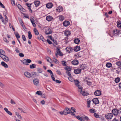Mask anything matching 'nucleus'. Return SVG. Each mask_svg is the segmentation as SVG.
<instances>
[{
	"mask_svg": "<svg viewBox=\"0 0 121 121\" xmlns=\"http://www.w3.org/2000/svg\"><path fill=\"white\" fill-rule=\"evenodd\" d=\"M55 55L57 57H58V55H59V56H62L63 55V54L62 52H61L60 48L57 47L56 51L55 53Z\"/></svg>",
	"mask_w": 121,
	"mask_h": 121,
	"instance_id": "1",
	"label": "nucleus"
},
{
	"mask_svg": "<svg viewBox=\"0 0 121 121\" xmlns=\"http://www.w3.org/2000/svg\"><path fill=\"white\" fill-rule=\"evenodd\" d=\"M45 32L46 35H49L52 33V31L49 27H47L45 28Z\"/></svg>",
	"mask_w": 121,
	"mask_h": 121,
	"instance_id": "2",
	"label": "nucleus"
},
{
	"mask_svg": "<svg viewBox=\"0 0 121 121\" xmlns=\"http://www.w3.org/2000/svg\"><path fill=\"white\" fill-rule=\"evenodd\" d=\"M31 60L30 59H26L22 60L23 63V64L28 65L31 62Z\"/></svg>",
	"mask_w": 121,
	"mask_h": 121,
	"instance_id": "3",
	"label": "nucleus"
},
{
	"mask_svg": "<svg viewBox=\"0 0 121 121\" xmlns=\"http://www.w3.org/2000/svg\"><path fill=\"white\" fill-rule=\"evenodd\" d=\"M112 116L113 115L112 113H108L105 114V117L108 119H110L112 118Z\"/></svg>",
	"mask_w": 121,
	"mask_h": 121,
	"instance_id": "4",
	"label": "nucleus"
},
{
	"mask_svg": "<svg viewBox=\"0 0 121 121\" xmlns=\"http://www.w3.org/2000/svg\"><path fill=\"white\" fill-rule=\"evenodd\" d=\"M119 111V110H117V109L115 108L112 109V112L114 115H117L118 113H120Z\"/></svg>",
	"mask_w": 121,
	"mask_h": 121,
	"instance_id": "5",
	"label": "nucleus"
},
{
	"mask_svg": "<svg viewBox=\"0 0 121 121\" xmlns=\"http://www.w3.org/2000/svg\"><path fill=\"white\" fill-rule=\"evenodd\" d=\"M65 49L66 52L68 53H70L73 50L72 48L71 47H67Z\"/></svg>",
	"mask_w": 121,
	"mask_h": 121,
	"instance_id": "6",
	"label": "nucleus"
},
{
	"mask_svg": "<svg viewBox=\"0 0 121 121\" xmlns=\"http://www.w3.org/2000/svg\"><path fill=\"white\" fill-rule=\"evenodd\" d=\"M24 75L26 77L30 78L31 77V75L28 72L26 71L24 73Z\"/></svg>",
	"mask_w": 121,
	"mask_h": 121,
	"instance_id": "7",
	"label": "nucleus"
},
{
	"mask_svg": "<svg viewBox=\"0 0 121 121\" xmlns=\"http://www.w3.org/2000/svg\"><path fill=\"white\" fill-rule=\"evenodd\" d=\"M121 31L119 30H116L113 31V33L115 35H118L120 33Z\"/></svg>",
	"mask_w": 121,
	"mask_h": 121,
	"instance_id": "8",
	"label": "nucleus"
},
{
	"mask_svg": "<svg viewBox=\"0 0 121 121\" xmlns=\"http://www.w3.org/2000/svg\"><path fill=\"white\" fill-rule=\"evenodd\" d=\"M92 101L93 103L95 104H98L99 103L98 99L97 98L93 99Z\"/></svg>",
	"mask_w": 121,
	"mask_h": 121,
	"instance_id": "9",
	"label": "nucleus"
},
{
	"mask_svg": "<svg viewBox=\"0 0 121 121\" xmlns=\"http://www.w3.org/2000/svg\"><path fill=\"white\" fill-rule=\"evenodd\" d=\"M94 94L96 96H99L101 94V91L99 90H97L94 93Z\"/></svg>",
	"mask_w": 121,
	"mask_h": 121,
	"instance_id": "10",
	"label": "nucleus"
},
{
	"mask_svg": "<svg viewBox=\"0 0 121 121\" xmlns=\"http://www.w3.org/2000/svg\"><path fill=\"white\" fill-rule=\"evenodd\" d=\"M81 72V69H75L74 71V73L76 74H78L80 73Z\"/></svg>",
	"mask_w": 121,
	"mask_h": 121,
	"instance_id": "11",
	"label": "nucleus"
},
{
	"mask_svg": "<svg viewBox=\"0 0 121 121\" xmlns=\"http://www.w3.org/2000/svg\"><path fill=\"white\" fill-rule=\"evenodd\" d=\"M34 83L35 85L37 86L38 85L39 82V79L37 78H35L33 80Z\"/></svg>",
	"mask_w": 121,
	"mask_h": 121,
	"instance_id": "12",
	"label": "nucleus"
},
{
	"mask_svg": "<svg viewBox=\"0 0 121 121\" xmlns=\"http://www.w3.org/2000/svg\"><path fill=\"white\" fill-rule=\"evenodd\" d=\"M64 26L66 27L68 26L70 24L69 22L68 21H64L63 23Z\"/></svg>",
	"mask_w": 121,
	"mask_h": 121,
	"instance_id": "13",
	"label": "nucleus"
},
{
	"mask_svg": "<svg viewBox=\"0 0 121 121\" xmlns=\"http://www.w3.org/2000/svg\"><path fill=\"white\" fill-rule=\"evenodd\" d=\"M65 113H66V115L68 114H69L71 113V110L70 109H69V108H66L64 110H65Z\"/></svg>",
	"mask_w": 121,
	"mask_h": 121,
	"instance_id": "14",
	"label": "nucleus"
},
{
	"mask_svg": "<svg viewBox=\"0 0 121 121\" xmlns=\"http://www.w3.org/2000/svg\"><path fill=\"white\" fill-rule=\"evenodd\" d=\"M53 6V4L51 3H49L46 4L47 8L48 9L51 8Z\"/></svg>",
	"mask_w": 121,
	"mask_h": 121,
	"instance_id": "15",
	"label": "nucleus"
},
{
	"mask_svg": "<svg viewBox=\"0 0 121 121\" xmlns=\"http://www.w3.org/2000/svg\"><path fill=\"white\" fill-rule=\"evenodd\" d=\"M79 68H80V69H81V70H84L86 68V66L85 65L82 64V65H80L79 66Z\"/></svg>",
	"mask_w": 121,
	"mask_h": 121,
	"instance_id": "16",
	"label": "nucleus"
},
{
	"mask_svg": "<svg viewBox=\"0 0 121 121\" xmlns=\"http://www.w3.org/2000/svg\"><path fill=\"white\" fill-rule=\"evenodd\" d=\"M72 64L74 65H77L78 63V61L77 60H74L72 62Z\"/></svg>",
	"mask_w": 121,
	"mask_h": 121,
	"instance_id": "17",
	"label": "nucleus"
},
{
	"mask_svg": "<svg viewBox=\"0 0 121 121\" xmlns=\"http://www.w3.org/2000/svg\"><path fill=\"white\" fill-rule=\"evenodd\" d=\"M65 35L67 36L69 35L70 34V32L69 30H66L64 33Z\"/></svg>",
	"mask_w": 121,
	"mask_h": 121,
	"instance_id": "18",
	"label": "nucleus"
},
{
	"mask_svg": "<svg viewBox=\"0 0 121 121\" xmlns=\"http://www.w3.org/2000/svg\"><path fill=\"white\" fill-rule=\"evenodd\" d=\"M4 110L5 111V112L11 116L12 115V113L10 112L9 111L8 109L6 108H4Z\"/></svg>",
	"mask_w": 121,
	"mask_h": 121,
	"instance_id": "19",
	"label": "nucleus"
},
{
	"mask_svg": "<svg viewBox=\"0 0 121 121\" xmlns=\"http://www.w3.org/2000/svg\"><path fill=\"white\" fill-rule=\"evenodd\" d=\"M53 19L52 17L50 16H48L46 17V20L48 21H50Z\"/></svg>",
	"mask_w": 121,
	"mask_h": 121,
	"instance_id": "20",
	"label": "nucleus"
},
{
	"mask_svg": "<svg viewBox=\"0 0 121 121\" xmlns=\"http://www.w3.org/2000/svg\"><path fill=\"white\" fill-rule=\"evenodd\" d=\"M30 19L33 26L35 27H36V25L35 23V21L34 19L32 18H30Z\"/></svg>",
	"mask_w": 121,
	"mask_h": 121,
	"instance_id": "21",
	"label": "nucleus"
},
{
	"mask_svg": "<svg viewBox=\"0 0 121 121\" xmlns=\"http://www.w3.org/2000/svg\"><path fill=\"white\" fill-rule=\"evenodd\" d=\"M80 49V47L79 46H76L74 48V50L75 52H77L79 51Z\"/></svg>",
	"mask_w": 121,
	"mask_h": 121,
	"instance_id": "22",
	"label": "nucleus"
},
{
	"mask_svg": "<svg viewBox=\"0 0 121 121\" xmlns=\"http://www.w3.org/2000/svg\"><path fill=\"white\" fill-rule=\"evenodd\" d=\"M63 8L61 6H59L58 7V9H56L57 11V12H61L63 11Z\"/></svg>",
	"mask_w": 121,
	"mask_h": 121,
	"instance_id": "23",
	"label": "nucleus"
},
{
	"mask_svg": "<svg viewBox=\"0 0 121 121\" xmlns=\"http://www.w3.org/2000/svg\"><path fill=\"white\" fill-rule=\"evenodd\" d=\"M84 53L83 52H80L78 53V57H82L84 55Z\"/></svg>",
	"mask_w": 121,
	"mask_h": 121,
	"instance_id": "24",
	"label": "nucleus"
},
{
	"mask_svg": "<svg viewBox=\"0 0 121 121\" xmlns=\"http://www.w3.org/2000/svg\"><path fill=\"white\" fill-rule=\"evenodd\" d=\"M36 65L35 64H33L30 65V68L31 69L35 68L36 67Z\"/></svg>",
	"mask_w": 121,
	"mask_h": 121,
	"instance_id": "25",
	"label": "nucleus"
},
{
	"mask_svg": "<svg viewBox=\"0 0 121 121\" xmlns=\"http://www.w3.org/2000/svg\"><path fill=\"white\" fill-rule=\"evenodd\" d=\"M1 64L5 68H7L8 67L7 65L4 62L2 61L1 62Z\"/></svg>",
	"mask_w": 121,
	"mask_h": 121,
	"instance_id": "26",
	"label": "nucleus"
},
{
	"mask_svg": "<svg viewBox=\"0 0 121 121\" xmlns=\"http://www.w3.org/2000/svg\"><path fill=\"white\" fill-rule=\"evenodd\" d=\"M58 17L60 21H62L64 19V17L62 15H60L58 16Z\"/></svg>",
	"mask_w": 121,
	"mask_h": 121,
	"instance_id": "27",
	"label": "nucleus"
},
{
	"mask_svg": "<svg viewBox=\"0 0 121 121\" xmlns=\"http://www.w3.org/2000/svg\"><path fill=\"white\" fill-rule=\"evenodd\" d=\"M81 93H82V95L83 96H87L89 95V93L86 92L84 91H82V92Z\"/></svg>",
	"mask_w": 121,
	"mask_h": 121,
	"instance_id": "28",
	"label": "nucleus"
},
{
	"mask_svg": "<svg viewBox=\"0 0 121 121\" xmlns=\"http://www.w3.org/2000/svg\"><path fill=\"white\" fill-rule=\"evenodd\" d=\"M74 43L77 44H78L80 42V40L79 39L77 38L75 39L74 40Z\"/></svg>",
	"mask_w": 121,
	"mask_h": 121,
	"instance_id": "29",
	"label": "nucleus"
},
{
	"mask_svg": "<svg viewBox=\"0 0 121 121\" xmlns=\"http://www.w3.org/2000/svg\"><path fill=\"white\" fill-rule=\"evenodd\" d=\"M76 117L77 119L80 121H84V120L82 118L80 117L79 116H78Z\"/></svg>",
	"mask_w": 121,
	"mask_h": 121,
	"instance_id": "30",
	"label": "nucleus"
},
{
	"mask_svg": "<svg viewBox=\"0 0 121 121\" xmlns=\"http://www.w3.org/2000/svg\"><path fill=\"white\" fill-rule=\"evenodd\" d=\"M74 82V83L75 85L76 86H77L79 84V82L78 80H75Z\"/></svg>",
	"mask_w": 121,
	"mask_h": 121,
	"instance_id": "31",
	"label": "nucleus"
},
{
	"mask_svg": "<svg viewBox=\"0 0 121 121\" xmlns=\"http://www.w3.org/2000/svg\"><path fill=\"white\" fill-rule=\"evenodd\" d=\"M34 3L35 6L36 7L38 6L40 4V2L39 1H35Z\"/></svg>",
	"mask_w": 121,
	"mask_h": 121,
	"instance_id": "32",
	"label": "nucleus"
},
{
	"mask_svg": "<svg viewBox=\"0 0 121 121\" xmlns=\"http://www.w3.org/2000/svg\"><path fill=\"white\" fill-rule=\"evenodd\" d=\"M117 26L119 28L121 27V23L120 21H118L117 22Z\"/></svg>",
	"mask_w": 121,
	"mask_h": 121,
	"instance_id": "33",
	"label": "nucleus"
},
{
	"mask_svg": "<svg viewBox=\"0 0 121 121\" xmlns=\"http://www.w3.org/2000/svg\"><path fill=\"white\" fill-rule=\"evenodd\" d=\"M87 78H86L84 80V81L86 82H87V84L88 85L90 86L91 85V82H90L89 81H87Z\"/></svg>",
	"mask_w": 121,
	"mask_h": 121,
	"instance_id": "34",
	"label": "nucleus"
},
{
	"mask_svg": "<svg viewBox=\"0 0 121 121\" xmlns=\"http://www.w3.org/2000/svg\"><path fill=\"white\" fill-rule=\"evenodd\" d=\"M120 78L119 77H117L115 79L114 81L116 83H117L119 82L120 81Z\"/></svg>",
	"mask_w": 121,
	"mask_h": 121,
	"instance_id": "35",
	"label": "nucleus"
},
{
	"mask_svg": "<svg viewBox=\"0 0 121 121\" xmlns=\"http://www.w3.org/2000/svg\"><path fill=\"white\" fill-rule=\"evenodd\" d=\"M15 113L16 115L17 116L18 118L20 119H22V116L18 112H16Z\"/></svg>",
	"mask_w": 121,
	"mask_h": 121,
	"instance_id": "36",
	"label": "nucleus"
},
{
	"mask_svg": "<svg viewBox=\"0 0 121 121\" xmlns=\"http://www.w3.org/2000/svg\"><path fill=\"white\" fill-rule=\"evenodd\" d=\"M32 36L31 33L30 31L28 32V37L29 39H31Z\"/></svg>",
	"mask_w": 121,
	"mask_h": 121,
	"instance_id": "37",
	"label": "nucleus"
},
{
	"mask_svg": "<svg viewBox=\"0 0 121 121\" xmlns=\"http://www.w3.org/2000/svg\"><path fill=\"white\" fill-rule=\"evenodd\" d=\"M37 71L39 73H41L43 72V70L41 68H37Z\"/></svg>",
	"mask_w": 121,
	"mask_h": 121,
	"instance_id": "38",
	"label": "nucleus"
},
{
	"mask_svg": "<svg viewBox=\"0 0 121 121\" xmlns=\"http://www.w3.org/2000/svg\"><path fill=\"white\" fill-rule=\"evenodd\" d=\"M34 31L35 32V34L36 35H38L39 34L38 31L37 30L36 28H34Z\"/></svg>",
	"mask_w": 121,
	"mask_h": 121,
	"instance_id": "39",
	"label": "nucleus"
},
{
	"mask_svg": "<svg viewBox=\"0 0 121 121\" xmlns=\"http://www.w3.org/2000/svg\"><path fill=\"white\" fill-rule=\"evenodd\" d=\"M112 64L110 63H108L106 65V66L108 68L111 67L112 66Z\"/></svg>",
	"mask_w": 121,
	"mask_h": 121,
	"instance_id": "40",
	"label": "nucleus"
},
{
	"mask_svg": "<svg viewBox=\"0 0 121 121\" xmlns=\"http://www.w3.org/2000/svg\"><path fill=\"white\" fill-rule=\"evenodd\" d=\"M68 79L72 82H74L75 80L71 77V76L69 77L68 78Z\"/></svg>",
	"mask_w": 121,
	"mask_h": 121,
	"instance_id": "41",
	"label": "nucleus"
},
{
	"mask_svg": "<svg viewBox=\"0 0 121 121\" xmlns=\"http://www.w3.org/2000/svg\"><path fill=\"white\" fill-rule=\"evenodd\" d=\"M64 69L65 70H67V71H70L71 69L68 66L65 67Z\"/></svg>",
	"mask_w": 121,
	"mask_h": 121,
	"instance_id": "42",
	"label": "nucleus"
},
{
	"mask_svg": "<svg viewBox=\"0 0 121 121\" xmlns=\"http://www.w3.org/2000/svg\"><path fill=\"white\" fill-rule=\"evenodd\" d=\"M5 53V52L4 51V54H0V56L3 59L5 58V57H6V56L4 55Z\"/></svg>",
	"mask_w": 121,
	"mask_h": 121,
	"instance_id": "43",
	"label": "nucleus"
},
{
	"mask_svg": "<svg viewBox=\"0 0 121 121\" xmlns=\"http://www.w3.org/2000/svg\"><path fill=\"white\" fill-rule=\"evenodd\" d=\"M77 86L78 87V88L80 89L78 90V91L81 92L82 90V87L81 86L79 85Z\"/></svg>",
	"mask_w": 121,
	"mask_h": 121,
	"instance_id": "44",
	"label": "nucleus"
},
{
	"mask_svg": "<svg viewBox=\"0 0 121 121\" xmlns=\"http://www.w3.org/2000/svg\"><path fill=\"white\" fill-rule=\"evenodd\" d=\"M15 35L17 39H19L20 38V36L17 32L15 33Z\"/></svg>",
	"mask_w": 121,
	"mask_h": 121,
	"instance_id": "45",
	"label": "nucleus"
},
{
	"mask_svg": "<svg viewBox=\"0 0 121 121\" xmlns=\"http://www.w3.org/2000/svg\"><path fill=\"white\" fill-rule=\"evenodd\" d=\"M89 111L90 113H93L95 112V110L94 109H90Z\"/></svg>",
	"mask_w": 121,
	"mask_h": 121,
	"instance_id": "46",
	"label": "nucleus"
},
{
	"mask_svg": "<svg viewBox=\"0 0 121 121\" xmlns=\"http://www.w3.org/2000/svg\"><path fill=\"white\" fill-rule=\"evenodd\" d=\"M53 61L55 62L56 63H57L58 62V61L57 60V59L54 57L53 58Z\"/></svg>",
	"mask_w": 121,
	"mask_h": 121,
	"instance_id": "47",
	"label": "nucleus"
},
{
	"mask_svg": "<svg viewBox=\"0 0 121 121\" xmlns=\"http://www.w3.org/2000/svg\"><path fill=\"white\" fill-rule=\"evenodd\" d=\"M65 110H64L63 112H59V113L61 114V115H63V114H64L65 115H66V113H65Z\"/></svg>",
	"mask_w": 121,
	"mask_h": 121,
	"instance_id": "48",
	"label": "nucleus"
},
{
	"mask_svg": "<svg viewBox=\"0 0 121 121\" xmlns=\"http://www.w3.org/2000/svg\"><path fill=\"white\" fill-rule=\"evenodd\" d=\"M116 64L118 66H120L121 65V62L120 61H118L116 62Z\"/></svg>",
	"mask_w": 121,
	"mask_h": 121,
	"instance_id": "49",
	"label": "nucleus"
},
{
	"mask_svg": "<svg viewBox=\"0 0 121 121\" xmlns=\"http://www.w3.org/2000/svg\"><path fill=\"white\" fill-rule=\"evenodd\" d=\"M66 62L65 61H62V64L64 66H66Z\"/></svg>",
	"mask_w": 121,
	"mask_h": 121,
	"instance_id": "50",
	"label": "nucleus"
},
{
	"mask_svg": "<svg viewBox=\"0 0 121 121\" xmlns=\"http://www.w3.org/2000/svg\"><path fill=\"white\" fill-rule=\"evenodd\" d=\"M5 61H8L9 60V58L8 57L6 56V57H5L3 59Z\"/></svg>",
	"mask_w": 121,
	"mask_h": 121,
	"instance_id": "51",
	"label": "nucleus"
},
{
	"mask_svg": "<svg viewBox=\"0 0 121 121\" xmlns=\"http://www.w3.org/2000/svg\"><path fill=\"white\" fill-rule=\"evenodd\" d=\"M37 73L36 72H33L31 73V74L32 76H35L36 75Z\"/></svg>",
	"mask_w": 121,
	"mask_h": 121,
	"instance_id": "52",
	"label": "nucleus"
},
{
	"mask_svg": "<svg viewBox=\"0 0 121 121\" xmlns=\"http://www.w3.org/2000/svg\"><path fill=\"white\" fill-rule=\"evenodd\" d=\"M18 108L19 110L21 111V112H23L24 113H25V112L24 111H23V109L22 108L19 107V108Z\"/></svg>",
	"mask_w": 121,
	"mask_h": 121,
	"instance_id": "53",
	"label": "nucleus"
},
{
	"mask_svg": "<svg viewBox=\"0 0 121 121\" xmlns=\"http://www.w3.org/2000/svg\"><path fill=\"white\" fill-rule=\"evenodd\" d=\"M66 73L67 74V75L69 76V77L71 76V74L69 72V71H66Z\"/></svg>",
	"mask_w": 121,
	"mask_h": 121,
	"instance_id": "54",
	"label": "nucleus"
},
{
	"mask_svg": "<svg viewBox=\"0 0 121 121\" xmlns=\"http://www.w3.org/2000/svg\"><path fill=\"white\" fill-rule=\"evenodd\" d=\"M83 118L84 120L85 119L87 121H88L89 119L88 117L87 116H85L84 117H83Z\"/></svg>",
	"mask_w": 121,
	"mask_h": 121,
	"instance_id": "55",
	"label": "nucleus"
},
{
	"mask_svg": "<svg viewBox=\"0 0 121 121\" xmlns=\"http://www.w3.org/2000/svg\"><path fill=\"white\" fill-rule=\"evenodd\" d=\"M56 72H57V74L59 75H61L62 74L60 71L58 70H56Z\"/></svg>",
	"mask_w": 121,
	"mask_h": 121,
	"instance_id": "56",
	"label": "nucleus"
},
{
	"mask_svg": "<svg viewBox=\"0 0 121 121\" xmlns=\"http://www.w3.org/2000/svg\"><path fill=\"white\" fill-rule=\"evenodd\" d=\"M22 37L23 40L24 41H26V38L25 36L24 35H22Z\"/></svg>",
	"mask_w": 121,
	"mask_h": 121,
	"instance_id": "57",
	"label": "nucleus"
},
{
	"mask_svg": "<svg viewBox=\"0 0 121 121\" xmlns=\"http://www.w3.org/2000/svg\"><path fill=\"white\" fill-rule=\"evenodd\" d=\"M11 2L12 5L13 6H14L15 5V1L14 0H11Z\"/></svg>",
	"mask_w": 121,
	"mask_h": 121,
	"instance_id": "58",
	"label": "nucleus"
},
{
	"mask_svg": "<svg viewBox=\"0 0 121 121\" xmlns=\"http://www.w3.org/2000/svg\"><path fill=\"white\" fill-rule=\"evenodd\" d=\"M36 94L39 95H41L42 93L41 91H37L36 93Z\"/></svg>",
	"mask_w": 121,
	"mask_h": 121,
	"instance_id": "59",
	"label": "nucleus"
},
{
	"mask_svg": "<svg viewBox=\"0 0 121 121\" xmlns=\"http://www.w3.org/2000/svg\"><path fill=\"white\" fill-rule=\"evenodd\" d=\"M40 39H42V40L44 42L45 41V40L44 39L42 35H40Z\"/></svg>",
	"mask_w": 121,
	"mask_h": 121,
	"instance_id": "60",
	"label": "nucleus"
},
{
	"mask_svg": "<svg viewBox=\"0 0 121 121\" xmlns=\"http://www.w3.org/2000/svg\"><path fill=\"white\" fill-rule=\"evenodd\" d=\"M94 116L96 118H98L99 117V116L96 113H94Z\"/></svg>",
	"mask_w": 121,
	"mask_h": 121,
	"instance_id": "61",
	"label": "nucleus"
},
{
	"mask_svg": "<svg viewBox=\"0 0 121 121\" xmlns=\"http://www.w3.org/2000/svg\"><path fill=\"white\" fill-rule=\"evenodd\" d=\"M3 39L4 41L6 42L7 43H9V41L7 40L6 38H4Z\"/></svg>",
	"mask_w": 121,
	"mask_h": 121,
	"instance_id": "62",
	"label": "nucleus"
},
{
	"mask_svg": "<svg viewBox=\"0 0 121 121\" xmlns=\"http://www.w3.org/2000/svg\"><path fill=\"white\" fill-rule=\"evenodd\" d=\"M10 103L12 104H16L15 103L14 101V100L12 99L11 100Z\"/></svg>",
	"mask_w": 121,
	"mask_h": 121,
	"instance_id": "63",
	"label": "nucleus"
},
{
	"mask_svg": "<svg viewBox=\"0 0 121 121\" xmlns=\"http://www.w3.org/2000/svg\"><path fill=\"white\" fill-rule=\"evenodd\" d=\"M31 4H30L28 3H26V5H27L28 7H31L30 6L31 5Z\"/></svg>",
	"mask_w": 121,
	"mask_h": 121,
	"instance_id": "64",
	"label": "nucleus"
}]
</instances>
